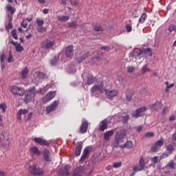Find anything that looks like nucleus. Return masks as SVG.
Wrapping results in <instances>:
<instances>
[{
  "mask_svg": "<svg viewBox=\"0 0 176 176\" xmlns=\"http://www.w3.org/2000/svg\"><path fill=\"white\" fill-rule=\"evenodd\" d=\"M36 93V88L35 87H30L26 90V94L25 95L23 102L26 104L31 102L35 100V94Z\"/></svg>",
  "mask_w": 176,
  "mask_h": 176,
  "instance_id": "1",
  "label": "nucleus"
},
{
  "mask_svg": "<svg viewBox=\"0 0 176 176\" xmlns=\"http://www.w3.org/2000/svg\"><path fill=\"white\" fill-rule=\"evenodd\" d=\"M105 87H107V85H105V81L102 80L100 82H98V84L92 87L91 89L92 96H94V94L97 93L98 90L101 94L104 93V91L105 92V90H107Z\"/></svg>",
  "mask_w": 176,
  "mask_h": 176,
  "instance_id": "2",
  "label": "nucleus"
},
{
  "mask_svg": "<svg viewBox=\"0 0 176 176\" xmlns=\"http://www.w3.org/2000/svg\"><path fill=\"white\" fill-rule=\"evenodd\" d=\"M10 91L13 94V96H19V97H23L25 94V89L23 87H18L16 85H12Z\"/></svg>",
  "mask_w": 176,
  "mask_h": 176,
  "instance_id": "3",
  "label": "nucleus"
},
{
  "mask_svg": "<svg viewBox=\"0 0 176 176\" xmlns=\"http://www.w3.org/2000/svg\"><path fill=\"white\" fill-rule=\"evenodd\" d=\"M115 130H118L115 137V142L118 144H122L124 141V138L126 137V131L124 129H116Z\"/></svg>",
  "mask_w": 176,
  "mask_h": 176,
  "instance_id": "4",
  "label": "nucleus"
},
{
  "mask_svg": "<svg viewBox=\"0 0 176 176\" xmlns=\"http://www.w3.org/2000/svg\"><path fill=\"white\" fill-rule=\"evenodd\" d=\"M28 171L32 175H43V170L41 169L38 165L30 166Z\"/></svg>",
  "mask_w": 176,
  "mask_h": 176,
  "instance_id": "5",
  "label": "nucleus"
},
{
  "mask_svg": "<svg viewBox=\"0 0 176 176\" xmlns=\"http://www.w3.org/2000/svg\"><path fill=\"white\" fill-rule=\"evenodd\" d=\"M146 111H148V107H146L138 108L132 113V116L133 118H135V119L141 118V116H142V113H145Z\"/></svg>",
  "mask_w": 176,
  "mask_h": 176,
  "instance_id": "6",
  "label": "nucleus"
},
{
  "mask_svg": "<svg viewBox=\"0 0 176 176\" xmlns=\"http://www.w3.org/2000/svg\"><path fill=\"white\" fill-rule=\"evenodd\" d=\"M56 45V41H52L50 39H46L45 41L41 43V48L42 49H52L53 46Z\"/></svg>",
  "mask_w": 176,
  "mask_h": 176,
  "instance_id": "7",
  "label": "nucleus"
},
{
  "mask_svg": "<svg viewBox=\"0 0 176 176\" xmlns=\"http://www.w3.org/2000/svg\"><path fill=\"white\" fill-rule=\"evenodd\" d=\"M104 93L109 100H113V98L119 94L116 89H105Z\"/></svg>",
  "mask_w": 176,
  "mask_h": 176,
  "instance_id": "8",
  "label": "nucleus"
},
{
  "mask_svg": "<svg viewBox=\"0 0 176 176\" xmlns=\"http://www.w3.org/2000/svg\"><path fill=\"white\" fill-rule=\"evenodd\" d=\"M34 141L35 144H38V145H41V146H49L50 145V142H49L47 140L42 138H34Z\"/></svg>",
  "mask_w": 176,
  "mask_h": 176,
  "instance_id": "9",
  "label": "nucleus"
},
{
  "mask_svg": "<svg viewBox=\"0 0 176 176\" xmlns=\"http://www.w3.org/2000/svg\"><path fill=\"white\" fill-rule=\"evenodd\" d=\"M145 168V160L144 157H141L139 161V166H135L133 168V171H142Z\"/></svg>",
  "mask_w": 176,
  "mask_h": 176,
  "instance_id": "10",
  "label": "nucleus"
},
{
  "mask_svg": "<svg viewBox=\"0 0 176 176\" xmlns=\"http://www.w3.org/2000/svg\"><path fill=\"white\" fill-rule=\"evenodd\" d=\"M56 91H50L47 95L43 98V102L46 104L49 101H52L54 97H56Z\"/></svg>",
  "mask_w": 176,
  "mask_h": 176,
  "instance_id": "11",
  "label": "nucleus"
},
{
  "mask_svg": "<svg viewBox=\"0 0 176 176\" xmlns=\"http://www.w3.org/2000/svg\"><path fill=\"white\" fill-rule=\"evenodd\" d=\"M82 123L80 127V131L79 133L80 134H85V133L87 132V129H89V122H87V120H82Z\"/></svg>",
  "mask_w": 176,
  "mask_h": 176,
  "instance_id": "12",
  "label": "nucleus"
},
{
  "mask_svg": "<svg viewBox=\"0 0 176 176\" xmlns=\"http://www.w3.org/2000/svg\"><path fill=\"white\" fill-rule=\"evenodd\" d=\"M65 53L68 58L74 57V45H69L65 49Z\"/></svg>",
  "mask_w": 176,
  "mask_h": 176,
  "instance_id": "13",
  "label": "nucleus"
},
{
  "mask_svg": "<svg viewBox=\"0 0 176 176\" xmlns=\"http://www.w3.org/2000/svg\"><path fill=\"white\" fill-rule=\"evenodd\" d=\"M30 151V155H31L32 156H35V155H36V156H41L42 151H41V150H39V148H38V147L36 146H32L29 148Z\"/></svg>",
  "mask_w": 176,
  "mask_h": 176,
  "instance_id": "14",
  "label": "nucleus"
},
{
  "mask_svg": "<svg viewBox=\"0 0 176 176\" xmlns=\"http://www.w3.org/2000/svg\"><path fill=\"white\" fill-rule=\"evenodd\" d=\"M108 124H109V122L108 120L104 119V120L101 121L99 124V130L100 131H104L108 129Z\"/></svg>",
  "mask_w": 176,
  "mask_h": 176,
  "instance_id": "15",
  "label": "nucleus"
},
{
  "mask_svg": "<svg viewBox=\"0 0 176 176\" xmlns=\"http://www.w3.org/2000/svg\"><path fill=\"white\" fill-rule=\"evenodd\" d=\"M43 156L47 163H50V162H52V157H50V151L48 149H45L43 151Z\"/></svg>",
  "mask_w": 176,
  "mask_h": 176,
  "instance_id": "16",
  "label": "nucleus"
},
{
  "mask_svg": "<svg viewBox=\"0 0 176 176\" xmlns=\"http://www.w3.org/2000/svg\"><path fill=\"white\" fill-rule=\"evenodd\" d=\"M58 105V102L57 100L54 101L50 106L46 107L47 113H50V112H53L54 109H56V107Z\"/></svg>",
  "mask_w": 176,
  "mask_h": 176,
  "instance_id": "17",
  "label": "nucleus"
},
{
  "mask_svg": "<svg viewBox=\"0 0 176 176\" xmlns=\"http://www.w3.org/2000/svg\"><path fill=\"white\" fill-rule=\"evenodd\" d=\"M89 153H90V151L89 150V148H85L82 152V156L80 158V160H79L80 163H82L83 160H86Z\"/></svg>",
  "mask_w": 176,
  "mask_h": 176,
  "instance_id": "18",
  "label": "nucleus"
},
{
  "mask_svg": "<svg viewBox=\"0 0 176 176\" xmlns=\"http://www.w3.org/2000/svg\"><path fill=\"white\" fill-rule=\"evenodd\" d=\"M163 107V103L162 102L157 101L155 103L151 105V111H159Z\"/></svg>",
  "mask_w": 176,
  "mask_h": 176,
  "instance_id": "19",
  "label": "nucleus"
},
{
  "mask_svg": "<svg viewBox=\"0 0 176 176\" xmlns=\"http://www.w3.org/2000/svg\"><path fill=\"white\" fill-rule=\"evenodd\" d=\"M134 90L128 89L126 92V101H131V100H133V96H134Z\"/></svg>",
  "mask_w": 176,
  "mask_h": 176,
  "instance_id": "20",
  "label": "nucleus"
},
{
  "mask_svg": "<svg viewBox=\"0 0 176 176\" xmlns=\"http://www.w3.org/2000/svg\"><path fill=\"white\" fill-rule=\"evenodd\" d=\"M83 174V168L82 166L76 167L73 171V176H82Z\"/></svg>",
  "mask_w": 176,
  "mask_h": 176,
  "instance_id": "21",
  "label": "nucleus"
},
{
  "mask_svg": "<svg viewBox=\"0 0 176 176\" xmlns=\"http://www.w3.org/2000/svg\"><path fill=\"white\" fill-rule=\"evenodd\" d=\"M113 134H115V130H113V129L107 131L104 134V138L105 141H109V140H111V138L112 137Z\"/></svg>",
  "mask_w": 176,
  "mask_h": 176,
  "instance_id": "22",
  "label": "nucleus"
},
{
  "mask_svg": "<svg viewBox=\"0 0 176 176\" xmlns=\"http://www.w3.org/2000/svg\"><path fill=\"white\" fill-rule=\"evenodd\" d=\"M82 148H83V144L82 143V142H80L78 143V145L76 148V156H80V153H82Z\"/></svg>",
  "mask_w": 176,
  "mask_h": 176,
  "instance_id": "23",
  "label": "nucleus"
},
{
  "mask_svg": "<svg viewBox=\"0 0 176 176\" xmlns=\"http://www.w3.org/2000/svg\"><path fill=\"white\" fill-rule=\"evenodd\" d=\"M70 168H71V166L69 165L65 166L63 170L60 173V176H69Z\"/></svg>",
  "mask_w": 176,
  "mask_h": 176,
  "instance_id": "24",
  "label": "nucleus"
},
{
  "mask_svg": "<svg viewBox=\"0 0 176 176\" xmlns=\"http://www.w3.org/2000/svg\"><path fill=\"white\" fill-rule=\"evenodd\" d=\"M87 84L90 86L91 85H93L94 83V81L96 80V77L93 76L91 74H88L87 76Z\"/></svg>",
  "mask_w": 176,
  "mask_h": 176,
  "instance_id": "25",
  "label": "nucleus"
},
{
  "mask_svg": "<svg viewBox=\"0 0 176 176\" xmlns=\"http://www.w3.org/2000/svg\"><path fill=\"white\" fill-rule=\"evenodd\" d=\"M131 56H132V57H133V58H135L136 60H138V59L141 58V51L134 50L131 53Z\"/></svg>",
  "mask_w": 176,
  "mask_h": 176,
  "instance_id": "26",
  "label": "nucleus"
},
{
  "mask_svg": "<svg viewBox=\"0 0 176 176\" xmlns=\"http://www.w3.org/2000/svg\"><path fill=\"white\" fill-rule=\"evenodd\" d=\"M6 10H8V12H10V14L14 15V13H16V8H14V7L12 6V5H7L6 6Z\"/></svg>",
  "mask_w": 176,
  "mask_h": 176,
  "instance_id": "27",
  "label": "nucleus"
},
{
  "mask_svg": "<svg viewBox=\"0 0 176 176\" xmlns=\"http://www.w3.org/2000/svg\"><path fill=\"white\" fill-rule=\"evenodd\" d=\"M129 119H130V116L127 113H124L120 117V120H122V123H124V124H125V123H127Z\"/></svg>",
  "mask_w": 176,
  "mask_h": 176,
  "instance_id": "28",
  "label": "nucleus"
},
{
  "mask_svg": "<svg viewBox=\"0 0 176 176\" xmlns=\"http://www.w3.org/2000/svg\"><path fill=\"white\" fill-rule=\"evenodd\" d=\"M57 19L58 21L65 23V21H68V20H69V16H58Z\"/></svg>",
  "mask_w": 176,
  "mask_h": 176,
  "instance_id": "29",
  "label": "nucleus"
},
{
  "mask_svg": "<svg viewBox=\"0 0 176 176\" xmlns=\"http://www.w3.org/2000/svg\"><path fill=\"white\" fill-rule=\"evenodd\" d=\"M122 149H124V148H127V149H131L133 148V142L131 141H127L124 146H121Z\"/></svg>",
  "mask_w": 176,
  "mask_h": 176,
  "instance_id": "30",
  "label": "nucleus"
},
{
  "mask_svg": "<svg viewBox=\"0 0 176 176\" xmlns=\"http://www.w3.org/2000/svg\"><path fill=\"white\" fill-rule=\"evenodd\" d=\"M28 67H25L22 72H21V76L23 79H25V78H27V76H28Z\"/></svg>",
  "mask_w": 176,
  "mask_h": 176,
  "instance_id": "31",
  "label": "nucleus"
},
{
  "mask_svg": "<svg viewBox=\"0 0 176 176\" xmlns=\"http://www.w3.org/2000/svg\"><path fill=\"white\" fill-rule=\"evenodd\" d=\"M144 52L146 57H151L152 56V54H153L152 52V48H146L144 50Z\"/></svg>",
  "mask_w": 176,
  "mask_h": 176,
  "instance_id": "32",
  "label": "nucleus"
},
{
  "mask_svg": "<svg viewBox=\"0 0 176 176\" xmlns=\"http://www.w3.org/2000/svg\"><path fill=\"white\" fill-rule=\"evenodd\" d=\"M151 69L148 67V65H144L142 68V75H145L146 72H151Z\"/></svg>",
  "mask_w": 176,
  "mask_h": 176,
  "instance_id": "33",
  "label": "nucleus"
},
{
  "mask_svg": "<svg viewBox=\"0 0 176 176\" xmlns=\"http://www.w3.org/2000/svg\"><path fill=\"white\" fill-rule=\"evenodd\" d=\"M146 19H148V15H146L145 13L142 14L139 19V23L142 24L145 23Z\"/></svg>",
  "mask_w": 176,
  "mask_h": 176,
  "instance_id": "34",
  "label": "nucleus"
},
{
  "mask_svg": "<svg viewBox=\"0 0 176 176\" xmlns=\"http://www.w3.org/2000/svg\"><path fill=\"white\" fill-rule=\"evenodd\" d=\"M168 167H169L170 168H171L172 170H175V162H174V160H170L168 164H167Z\"/></svg>",
  "mask_w": 176,
  "mask_h": 176,
  "instance_id": "35",
  "label": "nucleus"
},
{
  "mask_svg": "<svg viewBox=\"0 0 176 176\" xmlns=\"http://www.w3.org/2000/svg\"><path fill=\"white\" fill-rule=\"evenodd\" d=\"M94 30L96 31V32H104V28L100 25H96L94 26Z\"/></svg>",
  "mask_w": 176,
  "mask_h": 176,
  "instance_id": "36",
  "label": "nucleus"
},
{
  "mask_svg": "<svg viewBox=\"0 0 176 176\" xmlns=\"http://www.w3.org/2000/svg\"><path fill=\"white\" fill-rule=\"evenodd\" d=\"M155 144H157V146L160 148L164 144V140L163 138H161L160 140H157Z\"/></svg>",
  "mask_w": 176,
  "mask_h": 176,
  "instance_id": "37",
  "label": "nucleus"
},
{
  "mask_svg": "<svg viewBox=\"0 0 176 176\" xmlns=\"http://www.w3.org/2000/svg\"><path fill=\"white\" fill-rule=\"evenodd\" d=\"M168 30L169 32H173V31L176 32V23L175 24H170L168 26Z\"/></svg>",
  "mask_w": 176,
  "mask_h": 176,
  "instance_id": "38",
  "label": "nucleus"
},
{
  "mask_svg": "<svg viewBox=\"0 0 176 176\" xmlns=\"http://www.w3.org/2000/svg\"><path fill=\"white\" fill-rule=\"evenodd\" d=\"M166 151H168L169 155H171V153H173V152H174V146H172V144H168L166 146Z\"/></svg>",
  "mask_w": 176,
  "mask_h": 176,
  "instance_id": "39",
  "label": "nucleus"
},
{
  "mask_svg": "<svg viewBox=\"0 0 176 176\" xmlns=\"http://www.w3.org/2000/svg\"><path fill=\"white\" fill-rule=\"evenodd\" d=\"M15 50L18 52V53H20V52L24 51V48L20 45V43H18L15 46Z\"/></svg>",
  "mask_w": 176,
  "mask_h": 176,
  "instance_id": "40",
  "label": "nucleus"
},
{
  "mask_svg": "<svg viewBox=\"0 0 176 176\" xmlns=\"http://www.w3.org/2000/svg\"><path fill=\"white\" fill-rule=\"evenodd\" d=\"M69 28H74V30H76L78 28V24L76 21H72L69 23Z\"/></svg>",
  "mask_w": 176,
  "mask_h": 176,
  "instance_id": "41",
  "label": "nucleus"
},
{
  "mask_svg": "<svg viewBox=\"0 0 176 176\" xmlns=\"http://www.w3.org/2000/svg\"><path fill=\"white\" fill-rule=\"evenodd\" d=\"M159 150H160V148L158 147L157 144H155V143H154L153 146L151 148V152L156 153Z\"/></svg>",
  "mask_w": 176,
  "mask_h": 176,
  "instance_id": "42",
  "label": "nucleus"
},
{
  "mask_svg": "<svg viewBox=\"0 0 176 176\" xmlns=\"http://www.w3.org/2000/svg\"><path fill=\"white\" fill-rule=\"evenodd\" d=\"M37 76L40 78V79H45L46 78V74H45V73L42 72H37Z\"/></svg>",
  "mask_w": 176,
  "mask_h": 176,
  "instance_id": "43",
  "label": "nucleus"
},
{
  "mask_svg": "<svg viewBox=\"0 0 176 176\" xmlns=\"http://www.w3.org/2000/svg\"><path fill=\"white\" fill-rule=\"evenodd\" d=\"M36 23H37L38 27H43V24H45V21H43V19H37Z\"/></svg>",
  "mask_w": 176,
  "mask_h": 176,
  "instance_id": "44",
  "label": "nucleus"
},
{
  "mask_svg": "<svg viewBox=\"0 0 176 176\" xmlns=\"http://www.w3.org/2000/svg\"><path fill=\"white\" fill-rule=\"evenodd\" d=\"M7 61L8 63H13V61H14V59H13V55L12 54V51H9V57Z\"/></svg>",
  "mask_w": 176,
  "mask_h": 176,
  "instance_id": "45",
  "label": "nucleus"
},
{
  "mask_svg": "<svg viewBox=\"0 0 176 176\" xmlns=\"http://www.w3.org/2000/svg\"><path fill=\"white\" fill-rule=\"evenodd\" d=\"M81 55L83 56H80V58L82 61H83V60H86V57L89 56V53L82 52H81Z\"/></svg>",
  "mask_w": 176,
  "mask_h": 176,
  "instance_id": "46",
  "label": "nucleus"
},
{
  "mask_svg": "<svg viewBox=\"0 0 176 176\" xmlns=\"http://www.w3.org/2000/svg\"><path fill=\"white\" fill-rule=\"evenodd\" d=\"M19 115H27V113H28V110L27 109H21L19 112H18Z\"/></svg>",
  "mask_w": 176,
  "mask_h": 176,
  "instance_id": "47",
  "label": "nucleus"
},
{
  "mask_svg": "<svg viewBox=\"0 0 176 176\" xmlns=\"http://www.w3.org/2000/svg\"><path fill=\"white\" fill-rule=\"evenodd\" d=\"M37 32L41 33L46 32V28L39 26L38 28H37Z\"/></svg>",
  "mask_w": 176,
  "mask_h": 176,
  "instance_id": "48",
  "label": "nucleus"
},
{
  "mask_svg": "<svg viewBox=\"0 0 176 176\" xmlns=\"http://www.w3.org/2000/svg\"><path fill=\"white\" fill-rule=\"evenodd\" d=\"M151 162L153 164H157V163H159V157L155 156L151 159Z\"/></svg>",
  "mask_w": 176,
  "mask_h": 176,
  "instance_id": "49",
  "label": "nucleus"
},
{
  "mask_svg": "<svg viewBox=\"0 0 176 176\" xmlns=\"http://www.w3.org/2000/svg\"><path fill=\"white\" fill-rule=\"evenodd\" d=\"M21 25L23 27V28H27V27H28V22H27V20L24 19L21 22Z\"/></svg>",
  "mask_w": 176,
  "mask_h": 176,
  "instance_id": "50",
  "label": "nucleus"
},
{
  "mask_svg": "<svg viewBox=\"0 0 176 176\" xmlns=\"http://www.w3.org/2000/svg\"><path fill=\"white\" fill-rule=\"evenodd\" d=\"M145 137L146 138H151L152 137H155V133H153V132H147L145 134Z\"/></svg>",
  "mask_w": 176,
  "mask_h": 176,
  "instance_id": "51",
  "label": "nucleus"
},
{
  "mask_svg": "<svg viewBox=\"0 0 176 176\" xmlns=\"http://www.w3.org/2000/svg\"><path fill=\"white\" fill-rule=\"evenodd\" d=\"M125 28L126 30V32H131V31L133 30V28L130 24H126L125 25Z\"/></svg>",
  "mask_w": 176,
  "mask_h": 176,
  "instance_id": "52",
  "label": "nucleus"
},
{
  "mask_svg": "<svg viewBox=\"0 0 176 176\" xmlns=\"http://www.w3.org/2000/svg\"><path fill=\"white\" fill-rule=\"evenodd\" d=\"M113 167L114 168H119V167H122V163L120 162H116L113 164Z\"/></svg>",
  "mask_w": 176,
  "mask_h": 176,
  "instance_id": "53",
  "label": "nucleus"
},
{
  "mask_svg": "<svg viewBox=\"0 0 176 176\" xmlns=\"http://www.w3.org/2000/svg\"><path fill=\"white\" fill-rule=\"evenodd\" d=\"M6 108H8V107L5 103H2L0 104V109H2L3 112H5L6 111Z\"/></svg>",
  "mask_w": 176,
  "mask_h": 176,
  "instance_id": "54",
  "label": "nucleus"
},
{
  "mask_svg": "<svg viewBox=\"0 0 176 176\" xmlns=\"http://www.w3.org/2000/svg\"><path fill=\"white\" fill-rule=\"evenodd\" d=\"M0 124H1V122H0ZM3 140H5V135H3V133H0V145L1 144H2V142H3Z\"/></svg>",
  "mask_w": 176,
  "mask_h": 176,
  "instance_id": "55",
  "label": "nucleus"
},
{
  "mask_svg": "<svg viewBox=\"0 0 176 176\" xmlns=\"http://www.w3.org/2000/svg\"><path fill=\"white\" fill-rule=\"evenodd\" d=\"M12 37L14 38V39H19V36H17V34L16 33V30H12Z\"/></svg>",
  "mask_w": 176,
  "mask_h": 176,
  "instance_id": "56",
  "label": "nucleus"
},
{
  "mask_svg": "<svg viewBox=\"0 0 176 176\" xmlns=\"http://www.w3.org/2000/svg\"><path fill=\"white\" fill-rule=\"evenodd\" d=\"M167 112H168V107H165L162 109V115H167Z\"/></svg>",
  "mask_w": 176,
  "mask_h": 176,
  "instance_id": "57",
  "label": "nucleus"
},
{
  "mask_svg": "<svg viewBox=\"0 0 176 176\" xmlns=\"http://www.w3.org/2000/svg\"><path fill=\"white\" fill-rule=\"evenodd\" d=\"M100 50H104V52H109L111 50V48L109 47H100Z\"/></svg>",
  "mask_w": 176,
  "mask_h": 176,
  "instance_id": "58",
  "label": "nucleus"
},
{
  "mask_svg": "<svg viewBox=\"0 0 176 176\" xmlns=\"http://www.w3.org/2000/svg\"><path fill=\"white\" fill-rule=\"evenodd\" d=\"M135 69V68H134V67H128V72L129 74H133V72H134Z\"/></svg>",
  "mask_w": 176,
  "mask_h": 176,
  "instance_id": "59",
  "label": "nucleus"
},
{
  "mask_svg": "<svg viewBox=\"0 0 176 176\" xmlns=\"http://www.w3.org/2000/svg\"><path fill=\"white\" fill-rule=\"evenodd\" d=\"M6 30H12L13 28V25L12 23H8V25L6 26Z\"/></svg>",
  "mask_w": 176,
  "mask_h": 176,
  "instance_id": "60",
  "label": "nucleus"
},
{
  "mask_svg": "<svg viewBox=\"0 0 176 176\" xmlns=\"http://www.w3.org/2000/svg\"><path fill=\"white\" fill-rule=\"evenodd\" d=\"M136 130L138 133H140V131H142V130H144V126H140L138 127H136Z\"/></svg>",
  "mask_w": 176,
  "mask_h": 176,
  "instance_id": "61",
  "label": "nucleus"
},
{
  "mask_svg": "<svg viewBox=\"0 0 176 176\" xmlns=\"http://www.w3.org/2000/svg\"><path fill=\"white\" fill-rule=\"evenodd\" d=\"M0 60H1V63H4V61H5V54H3L0 56Z\"/></svg>",
  "mask_w": 176,
  "mask_h": 176,
  "instance_id": "62",
  "label": "nucleus"
},
{
  "mask_svg": "<svg viewBox=\"0 0 176 176\" xmlns=\"http://www.w3.org/2000/svg\"><path fill=\"white\" fill-rule=\"evenodd\" d=\"M169 120L170 122H174V120H175V116H172L169 118Z\"/></svg>",
  "mask_w": 176,
  "mask_h": 176,
  "instance_id": "63",
  "label": "nucleus"
},
{
  "mask_svg": "<svg viewBox=\"0 0 176 176\" xmlns=\"http://www.w3.org/2000/svg\"><path fill=\"white\" fill-rule=\"evenodd\" d=\"M170 154H168V153H164L163 154H162V157H168V155H169Z\"/></svg>",
  "mask_w": 176,
  "mask_h": 176,
  "instance_id": "64",
  "label": "nucleus"
}]
</instances>
